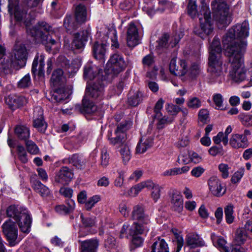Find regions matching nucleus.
I'll return each instance as SVG.
<instances>
[{
  "label": "nucleus",
  "instance_id": "f257e3e1",
  "mask_svg": "<svg viewBox=\"0 0 252 252\" xmlns=\"http://www.w3.org/2000/svg\"><path fill=\"white\" fill-rule=\"evenodd\" d=\"M245 49V43L239 49L233 46H229L225 49V55L230 63L229 75L232 79L237 82L249 80L250 74L244 65L242 58Z\"/></svg>",
  "mask_w": 252,
  "mask_h": 252
},
{
  "label": "nucleus",
  "instance_id": "f03ea898",
  "mask_svg": "<svg viewBox=\"0 0 252 252\" xmlns=\"http://www.w3.org/2000/svg\"><path fill=\"white\" fill-rule=\"evenodd\" d=\"M208 71L210 77L215 80L222 74L221 48L219 38L215 36L210 47Z\"/></svg>",
  "mask_w": 252,
  "mask_h": 252
},
{
  "label": "nucleus",
  "instance_id": "7ed1b4c3",
  "mask_svg": "<svg viewBox=\"0 0 252 252\" xmlns=\"http://www.w3.org/2000/svg\"><path fill=\"white\" fill-rule=\"evenodd\" d=\"M249 30V24L246 21L230 29L222 40L224 47L226 48L229 46H233L239 49L243 43L246 44V41L240 39H244L248 36Z\"/></svg>",
  "mask_w": 252,
  "mask_h": 252
},
{
  "label": "nucleus",
  "instance_id": "20e7f679",
  "mask_svg": "<svg viewBox=\"0 0 252 252\" xmlns=\"http://www.w3.org/2000/svg\"><path fill=\"white\" fill-rule=\"evenodd\" d=\"M55 32L52 27L45 22H39L37 26L32 29H28V34L34 38L35 42H42L47 47L56 44V41L52 38L51 34Z\"/></svg>",
  "mask_w": 252,
  "mask_h": 252
},
{
  "label": "nucleus",
  "instance_id": "39448f33",
  "mask_svg": "<svg viewBox=\"0 0 252 252\" xmlns=\"http://www.w3.org/2000/svg\"><path fill=\"white\" fill-rule=\"evenodd\" d=\"M131 218L137 221L129 226L131 234L146 233L149 231L151 221L149 216L144 213L142 205H137L133 207L131 213Z\"/></svg>",
  "mask_w": 252,
  "mask_h": 252
},
{
  "label": "nucleus",
  "instance_id": "423d86ee",
  "mask_svg": "<svg viewBox=\"0 0 252 252\" xmlns=\"http://www.w3.org/2000/svg\"><path fill=\"white\" fill-rule=\"evenodd\" d=\"M8 217L12 218L18 224L21 231L25 233L30 232L31 219L28 210L21 207L11 205L6 210Z\"/></svg>",
  "mask_w": 252,
  "mask_h": 252
},
{
  "label": "nucleus",
  "instance_id": "0eeeda50",
  "mask_svg": "<svg viewBox=\"0 0 252 252\" xmlns=\"http://www.w3.org/2000/svg\"><path fill=\"white\" fill-rule=\"evenodd\" d=\"M202 4L200 13L201 15H203V17L199 18L200 28L194 29V32L201 38L204 39L213 32V27L211 23V12L209 7L202 2Z\"/></svg>",
  "mask_w": 252,
  "mask_h": 252
},
{
  "label": "nucleus",
  "instance_id": "6e6552de",
  "mask_svg": "<svg viewBox=\"0 0 252 252\" xmlns=\"http://www.w3.org/2000/svg\"><path fill=\"white\" fill-rule=\"evenodd\" d=\"M213 17L219 24L226 26L230 22L228 5L224 0H214L212 2Z\"/></svg>",
  "mask_w": 252,
  "mask_h": 252
},
{
  "label": "nucleus",
  "instance_id": "1a4fd4ad",
  "mask_svg": "<svg viewBox=\"0 0 252 252\" xmlns=\"http://www.w3.org/2000/svg\"><path fill=\"white\" fill-rule=\"evenodd\" d=\"M151 189V197L156 202L160 197V192L162 188L158 184H156L150 180L142 182L130 188L128 194L131 196H135L144 188Z\"/></svg>",
  "mask_w": 252,
  "mask_h": 252
},
{
  "label": "nucleus",
  "instance_id": "9d476101",
  "mask_svg": "<svg viewBox=\"0 0 252 252\" xmlns=\"http://www.w3.org/2000/svg\"><path fill=\"white\" fill-rule=\"evenodd\" d=\"M8 10L10 15L13 16L16 21L23 23L25 25L27 32L28 29H32L33 27H30L31 22L27 18V10L19 6V1L8 2Z\"/></svg>",
  "mask_w": 252,
  "mask_h": 252
},
{
  "label": "nucleus",
  "instance_id": "9b49d317",
  "mask_svg": "<svg viewBox=\"0 0 252 252\" xmlns=\"http://www.w3.org/2000/svg\"><path fill=\"white\" fill-rule=\"evenodd\" d=\"M127 63L125 61L123 56L119 54H114L111 56L107 63L105 70L108 74H118L125 69Z\"/></svg>",
  "mask_w": 252,
  "mask_h": 252
},
{
  "label": "nucleus",
  "instance_id": "f8f14e48",
  "mask_svg": "<svg viewBox=\"0 0 252 252\" xmlns=\"http://www.w3.org/2000/svg\"><path fill=\"white\" fill-rule=\"evenodd\" d=\"M2 230L10 246H14L18 243L19 241L17 240L18 229L11 220H7L3 224Z\"/></svg>",
  "mask_w": 252,
  "mask_h": 252
},
{
  "label": "nucleus",
  "instance_id": "ddd939ff",
  "mask_svg": "<svg viewBox=\"0 0 252 252\" xmlns=\"http://www.w3.org/2000/svg\"><path fill=\"white\" fill-rule=\"evenodd\" d=\"M103 90L101 81L88 83L84 97L93 99H101L103 95Z\"/></svg>",
  "mask_w": 252,
  "mask_h": 252
},
{
  "label": "nucleus",
  "instance_id": "4468645a",
  "mask_svg": "<svg viewBox=\"0 0 252 252\" xmlns=\"http://www.w3.org/2000/svg\"><path fill=\"white\" fill-rule=\"evenodd\" d=\"M169 70L171 74L175 76H184L188 72L187 63L185 60H181L177 63L176 59L174 58L170 61Z\"/></svg>",
  "mask_w": 252,
  "mask_h": 252
},
{
  "label": "nucleus",
  "instance_id": "2eb2a0df",
  "mask_svg": "<svg viewBox=\"0 0 252 252\" xmlns=\"http://www.w3.org/2000/svg\"><path fill=\"white\" fill-rule=\"evenodd\" d=\"M209 189L214 196L220 197L223 195L226 189L221 182L217 176H212L208 180Z\"/></svg>",
  "mask_w": 252,
  "mask_h": 252
},
{
  "label": "nucleus",
  "instance_id": "dca6fc26",
  "mask_svg": "<svg viewBox=\"0 0 252 252\" xmlns=\"http://www.w3.org/2000/svg\"><path fill=\"white\" fill-rule=\"evenodd\" d=\"M74 177L72 170L67 166H63L55 175V181L62 185H66L71 181Z\"/></svg>",
  "mask_w": 252,
  "mask_h": 252
},
{
  "label": "nucleus",
  "instance_id": "f3484780",
  "mask_svg": "<svg viewBox=\"0 0 252 252\" xmlns=\"http://www.w3.org/2000/svg\"><path fill=\"white\" fill-rule=\"evenodd\" d=\"M36 175L31 178L32 187L33 190L43 198L50 197L52 195L51 190L36 178Z\"/></svg>",
  "mask_w": 252,
  "mask_h": 252
},
{
  "label": "nucleus",
  "instance_id": "a211bd4d",
  "mask_svg": "<svg viewBox=\"0 0 252 252\" xmlns=\"http://www.w3.org/2000/svg\"><path fill=\"white\" fill-rule=\"evenodd\" d=\"M139 36L138 29L132 23L129 24L126 32V42L127 46L133 48L139 43Z\"/></svg>",
  "mask_w": 252,
  "mask_h": 252
},
{
  "label": "nucleus",
  "instance_id": "6ab92c4d",
  "mask_svg": "<svg viewBox=\"0 0 252 252\" xmlns=\"http://www.w3.org/2000/svg\"><path fill=\"white\" fill-rule=\"evenodd\" d=\"M43 111L40 107H36L33 112V126L39 131L44 132L47 128V124L43 116Z\"/></svg>",
  "mask_w": 252,
  "mask_h": 252
},
{
  "label": "nucleus",
  "instance_id": "aec40b11",
  "mask_svg": "<svg viewBox=\"0 0 252 252\" xmlns=\"http://www.w3.org/2000/svg\"><path fill=\"white\" fill-rule=\"evenodd\" d=\"M13 55L19 67H22L26 65L28 53L26 47L23 45H16L13 50Z\"/></svg>",
  "mask_w": 252,
  "mask_h": 252
},
{
  "label": "nucleus",
  "instance_id": "412c9836",
  "mask_svg": "<svg viewBox=\"0 0 252 252\" xmlns=\"http://www.w3.org/2000/svg\"><path fill=\"white\" fill-rule=\"evenodd\" d=\"M169 36L167 34H164L159 39L158 41V46L157 48L158 50L163 49L167 48L169 46L174 47L178 43L181 37L179 35H175L171 37L170 42L168 43V41Z\"/></svg>",
  "mask_w": 252,
  "mask_h": 252
},
{
  "label": "nucleus",
  "instance_id": "4be33fe9",
  "mask_svg": "<svg viewBox=\"0 0 252 252\" xmlns=\"http://www.w3.org/2000/svg\"><path fill=\"white\" fill-rule=\"evenodd\" d=\"M159 4L160 5L164 6V8L161 9L158 8L156 10L154 9V6L151 2L149 4H145L142 7L143 10L149 16H153L156 12H162L164 8H171L173 6V4L166 0H159Z\"/></svg>",
  "mask_w": 252,
  "mask_h": 252
},
{
  "label": "nucleus",
  "instance_id": "5701e85b",
  "mask_svg": "<svg viewBox=\"0 0 252 252\" xmlns=\"http://www.w3.org/2000/svg\"><path fill=\"white\" fill-rule=\"evenodd\" d=\"M79 243L80 244V252H97L99 245L97 238L79 241Z\"/></svg>",
  "mask_w": 252,
  "mask_h": 252
},
{
  "label": "nucleus",
  "instance_id": "b1692460",
  "mask_svg": "<svg viewBox=\"0 0 252 252\" xmlns=\"http://www.w3.org/2000/svg\"><path fill=\"white\" fill-rule=\"evenodd\" d=\"M5 103L10 109L14 110L26 104L27 99L23 96L10 95L5 98Z\"/></svg>",
  "mask_w": 252,
  "mask_h": 252
},
{
  "label": "nucleus",
  "instance_id": "393cba45",
  "mask_svg": "<svg viewBox=\"0 0 252 252\" xmlns=\"http://www.w3.org/2000/svg\"><path fill=\"white\" fill-rule=\"evenodd\" d=\"M229 144L233 148L239 149L247 147L249 142L247 137L245 135L234 134L230 139Z\"/></svg>",
  "mask_w": 252,
  "mask_h": 252
},
{
  "label": "nucleus",
  "instance_id": "a878e982",
  "mask_svg": "<svg viewBox=\"0 0 252 252\" xmlns=\"http://www.w3.org/2000/svg\"><path fill=\"white\" fill-rule=\"evenodd\" d=\"M89 36V32L88 31H83L80 33H76L72 43V47L78 49L83 48L88 40Z\"/></svg>",
  "mask_w": 252,
  "mask_h": 252
},
{
  "label": "nucleus",
  "instance_id": "bb28decb",
  "mask_svg": "<svg viewBox=\"0 0 252 252\" xmlns=\"http://www.w3.org/2000/svg\"><path fill=\"white\" fill-rule=\"evenodd\" d=\"M127 233L130 236L132 237L131 243L135 248L139 247L142 246L143 240L141 237L139 235L143 234V233H135V234H132L130 232V227L128 224H124L121 231L120 237L121 238L124 237V234Z\"/></svg>",
  "mask_w": 252,
  "mask_h": 252
},
{
  "label": "nucleus",
  "instance_id": "cd10ccee",
  "mask_svg": "<svg viewBox=\"0 0 252 252\" xmlns=\"http://www.w3.org/2000/svg\"><path fill=\"white\" fill-rule=\"evenodd\" d=\"M71 93L68 89L62 87L55 90L51 95V99L52 101L57 102H63L67 99Z\"/></svg>",
  "mask_w": 252,
  "mask_h": 252
},
{
  "label": "nucleus",
  "instance_id": "c85d7f7f",
  "mask_svg": "<svg viewBox=\"0 0 252 252\" xmlns=\"http://www.w3.org/2000/svg\"><path fill=\"white\" fill-rule=\"evenodd\" d=\"M100 70L92 63H87L84 67V78L87 81L94 79L99 73Z\"/></svg>",
  "mask_w": 252,
  "mask_h": 252
},
{
  "label": "nucleus",
  "instance_id": "c756f323",
  "mask_svg": "<svg viewBox=\"0 0 252 252\" xmlns=\"http://www.w3.org/2000/svg\"><path fill=\"white\" fill-rule=\"evenodd\" d=\"M63 164H71L78 169H82L85 166V160L78 154H73L67 158H64L62 160Z\"/></svg>",
  "mask_w": 252,
  "mask_h": 252
},
{
  "label": "nucleus",
  "instance_id": "7c9ffc66",
  "mask_svg": "<svg viewBox=\"0 0 252 252\" xmlns=\"http://www.w3.org/2000/svg\"><path fill=\"white\" fill-rule=\"evenodd\" d=\"M183 198L178 191L174 192L171 196V203L172 208L174 211L181 213L183 209Z\"/></svg>",
  "mask_w": 252,
  "mask_h": 252
},
{
  "label": "nucleus",
  "instance_id": "2f4dec72",
  "mask_svg": "<svg viewBox=\"0 0 252 252\" xmlns=\"http://www.w3.org/2000/svg\"><path fill=\"white\" fill-rule=\"evenodd\" d=\"M153 143V139L151 137H142L136 146V153L143 154L152 146Z\"/></svg>",
  "mask_w": 252,
  "mask_h": 252
},
{
  "label": "nucleus",
  "instance_id": "473e14b6",
  "mask_svg": "<svg viewBox=\"0 0 252 252\" xmlns=\"http://www.w3.org/2000/svg\"><path fill=\"white\" fill-rule=\"evenodd\" d=\"M186 242L190 248H195L204 245V242L202 239L195 233L188 234L186 237Z\"/></svg>",
  "mask_w": 252,
  "mask_h": 252
},
{
  "label": "nucleus",
  "instance_id": "72a5a7b5",
  "mask_svg": "<svg viewBox=\"0 0 252 252\" xmlns=\"http://www.w3.org/2000/svg\"><path fill=\"white\" fill-rule=\"evenodd\" d=\"M51 81L54 86H61L65 82V78L62 69L58 68L54 71Z\"/></svg>",
  "mask_w": 252,
  "mask_h": 252
},
{
  "label": "nucleus",
  "instance_id": "f704fd0d",
  "mask_svg": "<svg viewBox=\"0 0 252 252\" xmlns=\"http://www.w3.org/2000/svg\"><path fill=\"white\" fill-rule=\"evenodd\" d=\"M75 8V18L78 22L84 23L86 20L87 11L86 7L79 4L74 6Z\"/></svg>",
  "mask_w": 252,
  "mask_h": 252
},
{
  "label": "nucleus",
  "instance_id": "c9c22d12",
  "mask_svg": "<svg viewBox=\"0 0 252 252\" xmlns=\"http://www.w3.org/2000/svg\"><path fill=\"white\" fill-rule=\"evenodd\" d=\"M143 98V93L139 91H130L128 97V103L132 106H136L142 102Z\"/></svg>",
  "mask_w": 252,
  "mask_h": 252
},
{
  "label": "nucleus",
  "instance_id": "e433bc0d",
  "mask_svg": "<svg viewBox=\"0 0 252 252\" xmlns=\"http://www.w3.org/2000/svg\"><path fill=\"white\" fill-rule=\"evenodd\" d=\"M81 24L82 23L78 22L71 16H67L64 20L63 26L67 32L71 33L77 29Z\"/></svg>",
  "mask_w": 252,
  "mask_h": 252
},
{
  "label": "nucleus",
  "instance_id": "4c0bfd02",
  "mask_svg": "<svg viewBox=\"0 0 252 252\" xmlns=\"http://www.w3.org/2000/svg\"><path fill=\"white\" fill-rule=\"evenodd\" d=\"M106 45L105 44H99L98 42L94 43L93 46L94 56L97 60H102L104 62L106 53Z\"/></svg>",
  "mask_w": 252,
  "mask_h": 252
},
{
  "label": "nucleus",
  "instance_id": "58836bf2",
  "mask_svg": "<svg viewBox=\"0 0 252 252\" xmlns=\"http://www.w3.org/2000/svg\"><path fill=\"white\" fill-rule=\"evenodd\" d=\"M75 209V203L73 200H67V206L60 205L56 206L55 211L59 214L66 215L73 211Z\"/></svg>",
  "mask_w": 252,
  "mask_h": 252
},
{
  "label": "nucleus",
  "instance_id": "ea45409f",
  "mask_svg": "<svg viewBox=\"0 0 252 252\" xmlns=\"http://www.w3.org/2000/svg\"><path fill=\"white\" fill-rule=\"evenodd\" d=\"M119 148V152L123 163L126 165L130 160L132 157L131 149L127 144L122 145Z\"/></svg>",
  "mask_w": 252,
  "mask_h": 252
},
{
  "label": "nucleus",
  "instance_id": "a19ab883",
  "mask_svg": "<svg viewBox=\"0 0 252 252\" xmlns=\"http://www.w3.org/2000/svg\"><path fill=\"white\" fill-rule=\"evenodd\" d=\"M151 252H169L167 244L163 239H158L152 247Z\"/></svg>",
  "mask_w": 252,
  "mask_h": 252
},
{
  "label": "nucleus",
  "instance_id": "79ce46f5",
  "mask_svg": "<svg viewBox=\"0 0 252 252\" xmlns=\"http://www.w3.org/2000/svg\"><path fill=\"white\" fill-rule=\"evenodd\" d=\"M15 133L21 140L27 141L30 137V132L28 127L24 126H18L15 128Z\"/></svg>",
  "mask_w": 252,
  "mask_h": 252
},
{
  "label": "nucleus",
  "instance_id": "37998d69",
  "mask_svg": "<svg viewBox=\"0 0 252 252\" xmlns=\"http://www.w3.org/2000/svg\"><path fill=\"white\" fill-rule=\"evenodd\" d=\"M155 117L158 120L157 127L158 129L163 128L166 124L171 123L173 121L172 117L163 116L162 113H158V115H155Z\"/></svg>",
  "mask_w": 252,
  "mask_h": 252
},
{
  "label": "nucleus",
  "instance_id": "c03bdc74",
  "mask_svg": "<svg viewBox=\"0 0 252 252\" xmlns=\"http://www.w3.org/2000/svg\"><path fill=\"white\" fill-rule=\"evenodd\" d=\"M211 238L214 243L216 241L217 246L221 252H230L229 248L225 246L226 242L223 238L222 237H217L215 234L211 235Z\"/></svg>",
  "mask_w": 252,
  "mask_h": 252
},
{
  "label": "nucleus",
  "instance_id": "a18cd8bd",
  "mask_svg": "<svg viewBox=\"0 0 252 252\" xmlns=\"http://www.w3.org/2000/svg\"><path fill=\"white\" fill-rule=\"evenodd\" d=\"M90 98L84 97L82 100V105L84 111L88 114L94 113L96 111V106L93 103Z\"/></svg>",
  "mask_w": 252,
  "mask_h": 252
},
{
  "label": "nucleus",
  "instance_id": "49530a36",
  "mask_svg": "<svg viewBox=\"0 0 252 252\" xmlns=\"http://www.w3.org/2000/svg\"><path fill=\"white\" fill-rule=\"evenodd\" d=\"M115 137L109 138V140L110 143L113 145H118L119 148L122 145H125V143L126 139V135L125 133H115Z\"/></svg>",
  "mask_w": 252,
  "mask_h": 252
},
{
  "label": "nucleus",
  "instance_id": "de8ad7c7",
  "mask_svg": "<svg viewBox=\"0 0 252 252\" xmlns=\"http://www.w3.org/2000/svg\"><path fill=\"white\" fill-rule=\"evenodd\" d=\"M247 238L248 234L245 229L239 228L236 230L235 240L237 245H240L243 244Z\"/></svg>",
  "mask_w": 252,
  "mask_h": 252
},
{
  "label": "nucleus",
  "instance_id": "09e8293b",
  "mask_svg": "<svg viewBox=\"0 0 252 252\" xmlns=\"http://www.w3.org/2000/svg\"><path fill=\"white\" fill-rule=\"evenodd\" d=\"M188 13L192 18H194L196 17H198L199 18L200 17V15H201L200 12L199 13L197 11L196 2L191 0H189L188 4Z\"/></svg>",
  "mask_w": 252,
  "mask_h": 252
},
{
  "label": "nucleus",
  "instance_id": "8fccbe9b",
  "mask_svg": "<svg viewBox=\"0 0 252 252\" xmlns=\"http://www.w3.org/2000/svg\"><path fill=\"white\" fill-rule=\"evenodd\" d=\"M186 104L189 108L197 109L201 107V101L198 97L191 96L188 99Z\"/></svg>",
  "mask_w": 252,
  "mask_h": 252
},
{
  "label": "nucleus",
  "instance_id": "3c124183",
  "mask_svg": "<svg viewBox=\"0 0 252 252\" xmlns=\"http://www.w3.org/2000/svg\"><path fill=\"white\" fill-rule=\"evenodd\" d=\"M233 206L231 205L226 206L224 208L225 218L226 222L229 223H232L234 220L233 215Z\"/></svg>",
  "mask_w": 252,
  "mask_h": 252
},
{
  "label": "nucleus",
  "instance_id": "603ef678",
  "mask_svg": "<svg viewBox=\"0 0 252 252\" xmlns=\"http://www.w3.org/2000/svg\"><path fill=\"white\" fill-rule=\"evenodd\" d=\"M165 109L166 111L172 116H176L181 110V108L179 106L172 103H167Z\"/></svg>",
  "mask_w": 252,
  "mask_h": 252
},
{
  "label": "nucleus",
  "instance_id": "864d4df0",
  "mask_svg": "<svg viewBox=\"0 0 252 252\" xmlns=\"http://www.w3.org/2000/svg\"><path fill=\"white\" fill-rule=\"evenodd\" d=\"M200 72V67L199 64L197 63H193L191 64L189 68L188 69L187 73L190 76L194 77L198 75Z\"/></svg>",
  "mask_w": 252,
  "mask_h": 252
},
{
  "label": "nucleus",
  "instance_id": "5fc2aeb1",
  "mask_svg": "<svg viewBox=\"0 0 252 252\" xmlns=\"http://www.w3.org/2000/svg\"><path fill=\"white\" fill-rule=\"evenodd\" d=\"M32 85L31 77L29 74L24 76L18 82V86L20 88H27Z\"/></svg>",
  "mask_w": 252,
  "mask_h": 252
},
{
  "label": "nucleus",
  "instance_id": "6e6d98bb",
  "mask_svg": "<svg viewBox=\"0 0 252 252\" xmlns=\"http://www.w3.org/2000/svg\"><path fill=\"white\" fill-rule=\"evenodd\" d=\"M131 126V123L130 121L122 122L118 125L117 128L115 130V133H126V131L130 128Z\"/></svg>",
  "mask_w": 252,
  "mask_h": 252
},
{
  "label": "nucleus",
  "instance_id": "4d7b16f0",
  "mask_svg": "<svg viewBox=\"0 0 252 252\" xmlns=\"http://www.w3.org/2000/svg\"><path fill=\"white\" fill-rule=\"evenodd\" d=\"M100 200L99 195H94L89 199L86 202L85 207L87 210H90L94 205Z\"/></svg>",
  "mask_w": 252,
  "mask_h": 252
},
{
  "label": "nucleus",
  "instance_id": "13d9d810",
  "mask_svg": "<svg viewBox=\"0 0 252 252\" xmlns=\"http://www.w3.org/2000/svg\"><path fill=\"white\" fill-rule=\"evenodd\" d=\"M120 213L125 217L128 216L130 208L127 203L126 201H122L119 205Z\"/></svg>",
  "mask_w": 252,
  "mask_h": 252
},
{
  "label": "nucleus",
  "instance_id": "bf43d9fd",
  "mask_svg": "<svg viewBox=\"0 0 252 252\" xmlns=\"http://www.w3.org/2000/svg\"><path fill=\"white\" fill-rule=\"evenodd\" d=\"M27 151L31 154L35 155L38 153L39 150L36 145L31 140L26 141Z\"/></svg>",
  "mask_w": 252,
  "mask_h": 252
},
{
  "label": "nucleus",
  "instance_id": "052dcab7",
  "mask_svg": "<svg viewBox=\"0 0 252 252\" xmlns=\"http://www.w3.org/2000/svg\"><path fill=\"white\" fill-rule=\"evenodd\" d=\"M198 116L199 121L203 124H206L209 121V112L207 109H202L200 110Z\"/></svg>",
  "mask_w": 252,
  "mask_h": 252
},
{
  "label": "nucleus",
  "instance_id": "680f3d73",
  "mask_svg": "<svg viewBox=\"0 0 252 252\" xmlns=\"http://www.w3.org/2000/svg\"><path fill=\"white\" fill-rule=\"evenodd\" d=\"M109 162V156L106 149H103L101 151L100 157V165L103 167H106Z\"/></svg>",
  "mask_w": 252,
  "mask_h": 252
},
{
  "label": "nucleus",
  "instance_id": "e2e57ef3",
  "mask_svg": "<svg viewBox=\"0 0 252 252\" xmlns=\"http://www.w3.org/2000/svg\"><path fill=\"white\" fill-rule=\"evenodd\" d=\"M238 118L244 125L252 126V115L240 114L238 116Z\"/></svg>",
  "mask_w": 252,
  "mask_h": 252
},
{
  "label": "nucleus",
  "instance_id": "0e129e2a",
  "mask_svg": "<svg viewBox=\"0 0 252 252\" xmlns=\"http://www.w3.org/2000/svg\"><path fill=\"white\" fill-rule=\"evenodd\" d=\"M219 170L221 173V176L223 179H226L229 176V169L230 167L225 163H220L218 166Z\"/></svg>",
  "mask_w": 252,
  "mask_h": 252
},
{
  "label": "nucleus",
  "instance_id": "69168bd1",
  "mask_svg": "<svg viewBox=\"0 0 252 252\" xmlns=\"http://www.w3.org/2000/svg\"><path fill=\"white\" fill-rule=\"evenodd\" d=\"M81 221L83 226L85 227H92L95 225V219L91 218H84L83 214L80 215Z\"/></svg>",
  "mask_w": 252,
  "mask_h": 252
},
{
  "label": "nucleus",
  "instance_id": "338daca9",
  "mask_svg": "<svg viewBox=\"0 0 252 252\" xmlns=\"http://www.w3.org/2000/svg\"><path fill=\"white\" fill-rule=\"evenodd\" d=\"M245 169L244 168L240 169L234 173L231 178V182L234 184L238 183L244 174Z\"/></svg>",
  "mask_w": 252,
  "mask_h": 252
},
{
  "label": "nucleus",
  "instance_id": "774afa93",
  "mask_svg": "<svg viewBox=\"0 0 252 252\" xmlns=\"http://www.w3.org/2000/svg\"><path fill=\"white\" fill-rule=\"evenodd\" d=\"M104 246L108 251L115 249L116 246L115 239L112 236H109L105 242Z\"/></svg>",
  "mask_w": 252,
  "mask_h": 252
}]
</instances>
